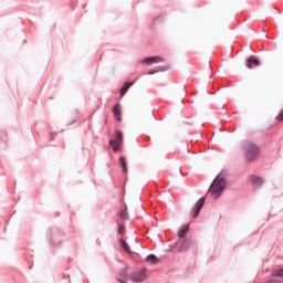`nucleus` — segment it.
<instances>
[{
	"mask_svg": "<svg viewBox=\"0 0 283 283\" xmlns=\"http://www.w3.org/2000/svg\"><path fill=\"white\" fill-rule=\"evenodd\" d=\"M120 145H123V133L115 130L114 139L109 142V146L114 151H118V147H120Z\"/></svg>",
	"mask_w": 283,
	"mask_h": 283,
	"instance_id": "nucleus-3",
	"label": "nucleus"
},
{
	"mask_svg": "<svg viewBox=\"0 0 283 283\" xmlns=\"http://www.w3.org/2000/svg\"><path fill=\"white\" fill-rule=\"evenodd\" d=\"M163 62V57L160 56H153L142 60V63H160Z\"/></svg>",
	"mask_w": 283,
	"mask_h": 283,
	"instance_id": "nucleus-8",
	"label": "nucleus"
},
{
	"mask_svg": "<svg viewBox=\"0 0 283 283\" xmlns=\"http://www.w3.org/2000/svg\"><path fill=\"white\" fill-rule=\"evenodd\" d=\"M182 187H187V182L185 180L181 181Z\"/></svg>",
	"mask_w": 283,
	"mask_h": 283,
	"instance_id": "nucleus-20",
	"label": "nucleus"
},
{
	"mask_svg": "<svg viewBox=\"0 0 283 283\" xmlns=\"http://www.w3.org/2000/svg\"><path fill=\"white\" fill-rule=\"evenodd\" d=\"M148 74H156V71H149Z\"/></svg>",
	"mask_w": 283,
	"mask_h": 283,
	"instance_id": "nucleus-21",
	"label": "nucleus"
},
{
	"mask_svg": "<svg viewBox=\"0 0 283 283\" xmlns=\"http://www.w3.org/2000/svg\"><path fill=\"white\" fill-rule=\"evenodd\" d=\"M273 277H283V269L274 270L272 272Z\"/></svg>",
	"mask_w": 283,
	"mask_h": 283,
	"instance_id": "nucleus-15",
	"label": "nucleus"
},
{
	"mask_svg": "<svg viewBox=\"0 0 283 283\" xmlns=\"http://www.w3.org/2000/svg\"><path fill=\"white\" fill-rule=\"evenodd\" d=\"M134 85V82H126L124 86L120 88V96H125L127 94V90Z\"/></svg>",
	"mask_w": 283,
	"mask_h": 283,
	"instance_id": "nucleus-11",
	"label": "nucleus"
},
{
	"mask_svg": "<svg viewBox=\"0 0 283 283\" xmlns=\"http://www.w3.org/2000/svg\"><path fill=\"white\" fill-rule=\"evenodd\" d=\"M243 154L245 160H255L260 156V147L253 142H245L243 145Z\"/></svg>",
	"mask_w": 283,
	"mask_h": 283,
	"instance_id": "nucleus-2",
	"label": "nucleus"
},
{
	"mask_svg": "<svg viewBox=\"0 0 283 283\" xmlns=\"http://www.w3.org/2000/svg\"><path fill=\"white\" fill-rule=\"evenodd\" d=\"M113 114L115 118L120 123L123 120V112L120 111V104H115L113 107Z\"/></svg>",
	"mask_w": 283,
	"mask_h": 283,
	"instance_id": "nucleus-5",
	"label": "nucleus"
},
{
	"mask_svg": "<svg viewBox=\"0 0 283 283\" xmlns=\"http://www.w3.org/2000/svg\"><path fill=\"white\" fill-rule=\"evenodd\" d=\"M224 187H227V180L224 177H222V175H219L211 184L209 193H211L212 198H220L224 191Z\"/></svg>",
	"mask_w": 283,
	"mask_h": 283,
	"instance_id": "nucleus-1",
	"label": "nucleus"
},
{
	"mask_svg": "<svg viewBox=\"0 0 283 283\" xmlns=\"http://www.w3.org/2000/svg\"><path fill=\"white\" fill-rule=\"evenodd\" d=\"M146 261L147 262H150V264H158L160 262L159 259H157L156 255L154 254H149L147 258H146Z\"/></svg>",
	"mask_w": 283,
	"mask_h": 283,
	"instance_id": "nucleus-14",
	"label": "nucleus"
},
{
	"mask_svg": "<svg viewBox=\"0 0 283 283\" xmlns=\"http://www.w3.org/2000/svg\"><path fill=\"white\" fill-rule=\"evenodd\" d=\"M182 112H185V109H184V108H181V114H182Z\"/></svg>",
	"mask_w": 283,
	"mask_h": 283,
	"instance_id": "nucleus-24",
	"label": "nucleus"
},
{
	"mask_svg": "<svg viewBox=\"0 0 283 283\" xmlns=\"http://www.w3.org/2000/svg\"><path fill=\"white\" fill-rule=\"evenodd\" d=\"M149 116H150V118H154V113H150Z\"/></svg>",
	"mask_w": 283,
	"mask_h": 283,
	"instance_id": "nucleus-22",
	"label": "nucleus"
},
{
	"mask_svg": "<svg viewBox=\"0 0 283 283\" xmlns=\"http://www.w3.org/2000/svg\"><path fill=\"white\" fill-rule=\"evenodd\" d=\"M135 282H143L145 280V274L139 273L137 276L134 277Z\"/></svg>",
	"mask_w": 283,
	"mask_h": 283,
	"instance_id": "nucleus-16",
	"label": "nucleus"
},
{
	"mask_svg": "<svg viewBox=\"0 0 283 283\" xmlns=\"http://www.w3.org/2000/svg\"><path fill=\"white\" fill-rule=\"evenodd\" d=\"M253 65H255V67L260 66V61L256 60V57L252 55L247 61V67L249 70H253Z\"/></svg>",
	"mask_w": 283,
	"mask_h": 283,
	"instance_id": "nucleus-6",
	"label": "nucleus"
},
{
	"mask_svg": "<svg viewBox=\"0 0 283 283\" xmlns=\"http://www.w3.org/2000/svg\"><path fill=\"white\" fill-rule=\"evenodd\" d=\"M202 207H205V197H201L196 206H195V214L193 218H197L198 216H200V210L202 209Z\"/></svg>",
	"mask_w": 283,
	"mask_h": 283,
	"instance_id": "nucleus-4",
	"label": "nucleus"
},
{
	"mask_svg": "<svg viewBox=\"0 0 283 283\" xmlns=\"http://www.w3.org/2000/svg\"><path fill=\"white\" fill-rule=\"evenodd\" d=\"M251 182L254 185V187H262L264 185V179L258 176H252L251 177Z\"/></svg>",
	"mask_w": 283,
	"mask_h": 283,
	"instance_id": "nucleus-7",
	"label": "nucleus"
},
{
	"mask_svg": "<svg viewBox=\"0 0 283 283\" xmlns=\"http://www.w3.org/2000/svg\"><path fill=\"white\" fill-rule=\"evenodd\" d=\"M276 120H283V109L279 113Z\"/></svg>",
	"mask_w": 283,
	"mask_h": 283,
	"instance_id": "nucleus-19",
	"label": "nucleus"
},
{
	"mask_svg": "<svg viewBox=\"0 0 283 283\" xmlns=\"http://www.w3.org/2000/svg\"><path fill=\"white\" fill-rule=\"evenodd\" d=\"M117 233H120V234L125 233V226H123V224L119 226L117 229Z\"/></svg>",
	"mask_w": 283,
	"mask_h": 283,
	"instance_id": "nucleus-17",
	"label": "nucleus"
},
{
	"mask_svg": "<svg viewBox=\"0 0 283 283\" xmlns=\"http://www.w3.org/2000/svg\"><path fill=\"white\" fill-rule=\"evenodd\" d=\"M181 105H185V102H184V101H181Z\"/></svg>",
	"mask_w": 283,
	"mask_h": 283,
	"instance_id": "nucleus-23",
	"label": "nucleus"
},
{
	"mask_svg": "<svg viewBox=\"0 0 283 283\" xmlns=\"http://www.w3.org/2000/svg\"><path fill=\"white\" fill-rule=\"evenodd\" d=\"M187 233H189V224L182 226L178 232V235H179V238H185V235H187Z\"/></svg>",
	"mask_w": 283,
	"mask_h": 283,
	"instance_id": "nucleus-10",
	"label": "nucleus"
},
{
	"mask_svg": "<svg viewBox=\"0 0 283 283\" xmlns=\"http://www.w3.org/2000/svg\"><path fill=\"white\" fill-rule=\"evenodd\" d=\"M123 220H129V212L127 211V203H124V209L119 212Z\"/></svg>",
	"mask_w": 283,
	"mask_h": 283,
	"instance_id": "nucleus-9",
	"label": "nucleus"
},
{
	"mask_svg": "<svg viewBox=\"0 0 283 283\" xmlns=\"http://www.w3.org/2000/svg\"><path fill=\"white\" fill-rule=\"evenodd\" d=\"M119 167H122L124 174H127V159H125V157L119 158Z\"/></svg>",
	"mask_w": 283,
	"mask_h": 283,
	"instance_id": "nucleus-12",
	"label": "nucleus"
},
{
	"mask_svg": "<svg viewBox=\"0 0 283 283\" xmlns=\"http://www.w3.org/2000/svg\"><path fill=\"white\" fill-rule=\"evenodd\" d=\"M191 243L189 242V241H186L182 245H181V251H184V249H189V245H190Z\"/></svg>",
	"mask_w": 283,
	"mask_h": 283,
	"instance_id": "nucleus-18",
	"label": "nucleus"
},
{
	"mask_svg": "<svg viewBox=\"0 0 283 283\" xmlns=\"http://www.w3.org/2000/svg\"><path fill=\"white\" fill-rule=\"evenodd\" d=\"M119 242H120L122 249H124L126 253H132V249L129 248V243H127V241L122 239Z\"/></svg>",
	"mask_w": 283,
	"mask_h": 283,
	"instance_id": "nucleus-13",
	"label": "nucleus"
}]
</instances>
